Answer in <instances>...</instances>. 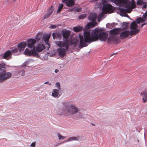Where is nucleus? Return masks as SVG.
<instances>
[{
  "label": "nucleus",
  "mask_w": 147,
  "mask_h": 147,
  "mask_svg": "<svg viewBox=\"0 0 147 147\" xmlns=\"http://www.w3.org/2000/svg\"><path fill=\"white\" fill-rule=\"evenodd\" d=\"M44 84H48L49 85L51 86V83H49L48 82H46L44 83Z\"/></svg>",
  "instance_id": "ea45409f"
},
{
  "label": "nucleus",
  "mask_w": 147,
  "mask_h": 147,
  "mask_svg": "<svg viewBox=\"0 0 147 147\" xmlns=\"http://www.w3.org/2000/svg\"><path fill=\"white\" fill-rule=\"evenodd\" d=\"M24 53L25 55L29 56H31L33 55H38V54L36 52L34 47L31 50H30L26 48L24 52Z\"/></svg>",
  "instance_id": "9d476101"
},
{
  "label": "nucleus",
  "mask_w": 147,
  "mask_h": 147,
  "mask_svg": "<svg viewBox=\"0 0 147 147\" xmlns=\"http://www.w3.org/2000/svg\"><path fill=\"white\" fill-rule=\"evenodd\" d=\"M63 4H59V5L58 6V9L57 11L58 13L60 12L61 9L63 8Z\"/></svg>",
  "instance_id": "cd10ccee"
},
{
  "label": "nucleus",
  "mask_w": 147,
  "mask_h": 147,
  "mask_svg": "<svg viewBox=\"0 0 147 147\" xmlns=\"http://www.w3.org/2000/svg\"><path fill=\"white\" fill-rule=\"evenodd\" d=\"M45 48V47L43 45L38 44L36 46V50L37 52H40Z\"/></svg>",
  "instance_id": "4468645a"
},
{
  "label": "nucleus",
  "mask_w": 147,
  "mask_h": 147,
  "mask_svg": "<svg viewBox=\"0 0 147 147\" xmlns=\"http://www.w3.org/2000/svg\"><path fill=\"white\" fill-rule=\"evenodd\" d=\"M98 0H95L94 1H97Z\"/></svg>",
  "instance_id": "49530a36"
},
{
  "label": "nucleus",
  "mask_w": 147,
  "mask_h": 147,
  "mask_svg": "<svg viewBox=\"0 0 147 147\" xmlns=\"http://www.w3.org/2000/svg\"><path fill=\"white\" fill-rule=\"evenodd\" d=\"M51 15L49 13H47L43 17V20L47 19Z\"/></svg>",
  "instance_id": "72a5a7b5"
},
{
  "label": "nucleus",
  "mask_w": 147,
  "mask_h": 147,
  "mask_svg": "<svg viewBox=\"0 0 147 147\" xmlns=\"http://www.w3.org/2000/svg\"><path fill=\"white\" fill-rule=\"evenodd\" d=\"M71 10L74 11L79 12L81 11L82 10V9L81 8H76L74 7Z\"/></svg>",
  "instance_id": "7c9ffc66"
},
{
  "label": "nucleus",
  "mask_w": 147,
  "mask_h": 147,
  "mask_svg": "<svg viewBox=\"0 0 147 147\" xmlns=\"http://www.w3.org/2000/svg\"><path fill=\"white\" fill-rule=\"evenodd\" d=\"M18 49H17L16 48H14V49L11 50V53H15L17 52V51H18Z\"/></svg>",
  "instance_id": "f704fd0d"
},
{
  "label": "nucleus",
  "mask_w": 147,
  "mask_h": 147,
  "mask_svg": "<svg viewBox=\"0 0 147 147\" xmlns=\"http://www.w3.org/2000/svg\"><path fill=\"white\" fill-rule=\"evenodd\" d=\"M36 42V40L34 39L31 38L28 39L27 41V46L30 49H32L35 48V46H34V44Z\"/></svg>",
  "instance_id": "9b49d317"
},
{
  "label": "nucleus",
  "mask_w": 147,
  "mask_h": 147,
  "mask_svg": "<svg viewBox=\"0 0 147 147\" xmlns=\"http://www.w3.org/2000/svg\"><path fill=\"white\" fill-rule=\"evenodd\" d=\"M113 7L111 4H104L103 5V8L102 11L98 16V17H101L104 14L107 13H111L113 11Z\"/></svg>",
  "instance_id": "423d86ee"
},
{
  "label": "nucleus",
  "mask_w": 147,
  "mask_h": 147,
  "mask_svg": "<svg viewBox=\"0 0 147 147\" xmlns=\"http://www.w3.org/2000/svg\"><path fill=\"white\" fill-rule=\"evenodd\" d=\"M144 2L143 0H138L137 2V5H142L144 4Z\"/></svg>",
  "instance_id": "c756f323"
},
{
  "label": "nucleus",
  "mask_w": 147,
  "mask_h": 147,
  "mask_svg": "<svg viewBox=\"0 0 147 147\" xmlns=\"http://www.w3.org/2000/svg\"><path fill=\"white\" fill-rule=\"evenodd\" d=\"M86 16V14H83L79 16L78 18L79 19H83Z\"/></svg>",
  "instance_id": "473e14b6"
},
{
  "label": "nucleus",
  "mask_w": 147,
  "mask_h": 147,
  "mask_svg": "<svg viewBox=\"0 0 147 147\" xmlns=\"http://www.w3.org/2000/svg\"><path fill=\"white\" fill-rule=\"evenodd\" d=\"M49 38L50 36H46L43 38L45 40V42L47 45V47L48 49L50 47V44L48 43Z\"/></svg>",
  "instance_id": "dca6fc26"
},
{
  "label": "nucleus",
  "mask_w": 147,
  "mask_h": 147,
  "mask_svg": "<svg viewBox=\"0 0 147 147\" xmlns=\"http://www.w3.org/2000/svg\"><path fill=\"white\" fill-rule=\"evenodd\" d=\"M115 3L120 4L121 3L125 4V7L127 9H121V13L124 14V16L129 17L126 13H129L131 10L133 8H135L136 5L134 0H132L131 2H127V0H114Z\"/></svg>",
  "instance_id": "f03ea898"
},
{
  "label": "nucleus",
  "mask_w": 147,
  "mask_h": 147,
  "mask_svg": "<svg viewBox=\"0 0 147 147\" xmlns=\"http://www.w3.org/2000/svg\"><path fill=\"white\" fill-rule=\"evenodd\" d=\"M138 26V25L137 24L136 22L134 21L131 24L130 28L131 30H134L137 29Z\"/></svg>",
  "instance_id": "2eb2a0df"
},
{
  "label": "nucleus",
  "mask_w": 147,
  "mask_h": 147,
  "mask_svg": "<svg viewBox=\"0 0 147 147\" xmlns=\"http://www.w3.org/2000/svg\"><path fill=\"white\" fill-rule=\"evenodd\" d=\"M59 70L58 69H56L55 70V72L56 73H57L58 71H59Z\"/></svg>",
  "instance_id": "79ce46f5"
},
{
  "label": "nucleus",
  "mask_w": 147,
  "mask_h": 147,
  "mask_svg": "<svg viewBox=\"0 0 147 147\" xmlns=\"http://www.w3.org/2000/svg\"><path fill=\"white\" fill-rule=\"evenodd\" d=\"M5 71V67L4 64H0V74Z\"/></svg>",
  "instance_id": "412c9836"
},
{
  "label": "nucleus",
  "mask_w": 147,
  "mask_h": 147,
  "mask_svg": "<svg viewBox=\"0 0 147 147\" xmlns=\"http://www.w3.org/2000/svg\"><path fill=\"white\" fill-rule=\"evenodd\" d=\"M52 35L54 39L55 38H59L61 37V34L59 33H54Z\"/></svg>",
  "instance_id": "5701e85b"
},
{
  "label": "nucleus",
  "mask_w": 147,
  "mask_h": 147,
  "mask_svg": "<svg viewBox=\"0 0 147 147\" xmlns=\"http://www.w3.org/2000/svg\"><path fill=\"white\" fill-rule=\"evenodd\" d=\"M62 32L63 38L65 39L64 40L63 39L64 42L57 41L55 42V43L59 47H66V49H69V46L68 38L71 33V32L70 31L66 30H62Z\"/></svg>",
  "instance_id": "7ed1b4c3"
},
{
  "label": "nucleus",
  "mask_w": 147,
  "mask_h": 147,
  "mask_svg": "<svg viewBox=\"0 0 147 147\" xmlns=\"http://www.w3.org/2000/svg\"><path fill=\"white\" fill-rule=\"evenodd\" d=\"M140 95L142 98V102H147V89H145L144 91L140 93Z\"/></svg>",
  "instance_id": "f8f14e48"
},
{
  "label": "nucleus",
  "mask_w": 147,
  "mask_h": 147,
  "mask_svg": "<svg viewBox=\"0 0 147 147\" xmlns=\"http://www.w3.org/2000/svg\"><path fill=\"white\" fill-rule=\"evenodd\" d=\"M115 53H114V54H111V56H113V55H115Z\"/></svg>",
  "instance_id": "37998d69"
},
{
  "label": "nucleus",
  "mask_w": 147,
  "mask_h": 147,
  "mask_svg": "<svg viewBox=\"0 0 147 147\" xmlns=\"http://www.w3.org/2000/svg\"><path fill=\"white\" fill-rule=\"evenodd\" d=\"M80 138L79 136H77L76 137H72L69 138L67 141H64V142H70L73 140H76L78 141L79 140V138Z\"/></svg>",
  "instance_id": "6ab92c4d"
},
{
  "label": "nucleus",
  "mask_w": 147,
  "mask_h": 147,
  "mask_svg": "<svg viewBox=\"0 0 147 147\" xmlns=\"http://www.w3.org/2000/svg\"><path fill=\"white\" fill-rule=\"evenodd\" d=\"M111 34H117L119 33V30L117 29H114L110 31Z\"/></svg>",
  "instance_id": "b1692460"
},
{
  "label": "nucleus",
  "mask_w": 147,
  "mask_h": 147,
  "mask_svg": "<svg viewBox=\"0 0 147 147\" xmlns=\"http://www.w3.org/2000/svg\"><path fill=\"white\" fill-rule=\"evenodd\" d=\"M57 136L59 140H64L66 138L65 136H62L60 134H58Z\"/></svg>",
  "instance_id": "2f4dec72"
},
{
  "label": "nucleus",
  "mask_w": 147,
  "mask_h": 147,
  "mask_svg": "<svg viewBox=\"0 0 147 147\" xmlns=\"http://www.w3.org/2000/svg\"><path fill=\"white\" fill-rule=\"evenodd\" d=\"M13 1H16V0H13Z\"/></svg>",
  "instance_id": "a18cd8bd"
},
{
  "label": "nucleus",
  "mask_w": 147,
  "mask_h": 147,
  "mask_svg": "<svg viewBox=\"0 0 147 147\" xmlns=\"http://www.w3.org/2000/svg\"><path fill=\"white\" fill-rule=\"evenodd\" d=\"M128 26H126L125 27V28H128Z\"/></svg>",
  "instance_id": "c03bdc74"
},
{
  "label": "nucleus",
  "mask_w": 147,
  "mask_h": 147,
  "mask_svg": "<svg viewBox=\"0 0 147 147\" xmlns=\"http://www.w3.org/2000/svg\"><path fill=\"white\" fill-rule=\"evenodd\" d=\"M0 74L1 76L0 81L1 82H3L9 79L12 76L11 73L9 72H6L5 71Z\"/></svg>",
  "instance_id": "6e6552de"
},
{
  "label": "nucleus",
  "mask_w": 147,
  "mask_h": 147,
  "mask_svg": "<svg viewBox=\"0 0 147 147\" xmlns=\"http://www.w3.org/2000/svg\"><path fill=\"white\" fill-rule=\"evenodd\" d=\"M146 19V18H144V16L143 18H138L136 20L137 23L139 24L140 23L143 22L145 21Z\"/></svg>",
  "instance_id": "4be33fe9"
},
{
  "label": "nucleus",
  "mask_w": 147,
  "mask_h": 147,
  "mask_svg": "<svg viewBox=\"0 0 147 147\" xmlns=\"http://www.w3.org/2000/svg\"><path fill=\"white\" fill-rule=\"evenodd\" d=\"M62 110L65 113L69 115H74L78 111V109L76 107L73 105L68 104H64Z\"/></svg>",
  "instance_id": "20e7f679"
},
{
  "label": "nucleus",
  "mask_w": 147,
  "mask_h": 147,
  "mask_svg": "<svg viewBox=\"0 0 147 147\" xmlns=\"http://www.w3.org/2000/svg\"><path fill=\"white\" fill-rule=\"evenodd\" d=\"M51 28H54L56 27V25H52L51 26Z\"/></svg>",
  "instance_id": "58836bf2"
},
{
  "label": "nucleus",
  "mask_w": 147,
  "mask_h": 147,
  "mask_svg": "<svg viewBox=\"0 0 147 147\" xmlns=\"http://www.w3.org/2000/svg\"><path fill=\"white\" fill-rule=\"evenodd\" d=\"M74 41H73L72 40L71 41L70 45H73L75 47L77 44L78 40H76L74 42Z\"/></svg>",
  "instance_id": "c85d7f7f"
},
{
  "label": "nucleus",
  "mask_w": 147,
  "mask_h": 147,
  "mask_svg": "<svg viewBox=\"0 0 147 147\" xmlns=\"http://www.w3.org/2000/svg\"><path fill=\"white\" fill-rule=\"evenodd\" d=\"M35 143H32L30 145V146L32 147H35Z\"/></svg>",
  "instance_id": "4c0bfd02"
},
{
  "label": "nucleus",
  "mask_w": 147,
  "mask_h": 147,
  "mask_svg": "<svg viewBox=\"0 0 147 147\" xmlns=\"http://www.w3.org/2000/svg\"><path fill=\"white\" fill-rule=\"evenodd\" d=\"M100 29L96 28L92 31L90 34V30H84V38L83 36L80 34V46L83 47L87 46L86 43H91L98 40L99 39L100 40L105 41L108 36V34L104 32L100 33Z\"/></svg>",
  "instance_id": "f257e3e1"
},
{
  "label": "nucleus",
  "mask_w": 147,
  "mask_h": 147,
  "mask_svg": "<svg viewBox=\"0 0 147 147\" xmlns=\"http://www.w3.org/2000/svg\"><path fill=\"white\" fill-rule=\"evenodd\" d=\"M143 5H144L142 7V9H145L146 8V7H147V5L146 3H144V4Z\"/></svg>",
  "instance_id": "e433bc0d"
},
{
  "label": "nucleus",
  "mask_w": 147,
  "mask_h": 147,
  "mask_svg": "<svg viewBox=\"0 0 147 147\" xmlns=\"http://www.w3.org/2000/svg\"><path fill=\"white\" fill-rule=\"evenodd\" d=\"M82 29V27L80 26L78 27H75L74 28V31L76 32H78L81 31Z\"/></svg>",
  "instance_id": "393cba45"
},
{
  "label": "nucleus",
  "mask_w": 147,
  "mask_h": 147,
  "mask_svg": "<svg viewBox=\"0 0 147 147\" xmlns=\"http://www.w3.org/2000/svg\"><path fill=\"white\" fill-rule=\"evenodd\" d=\"M96 14L95 13H92L90 14L88 17V19L92 22L87 24L86 26V28H90L96 26L97 23L95 22V20L96 19Z\"/></svg>",
  "instance_id": "39448f33"
},
{
  "label": "nucleus",
  "mask_w": 147,
  "mask_h": 147,
  "mask_svg": "<svg viewBox=\"0 0 147 147\" xmlns=\"http://www.w3.org/2000/svg\"><path fill=\"white\" fill-rule=\"evenodd\" d=\"M65 47V49L63 48V47H60V48L57 49V52L59 55L61 57H63L65 55L66 51L68 49H66V47Z\"/></svg>",
  "instance_id": "1a4fd4ad"
},
{
  "label": "nucleus",
  "mask_w": 147,
  "mask_h": 147,
  "mask_svg": "<svg viewBox=\"0 0 147 147\" xmlns=\"http://www.w3.org/2000/svg\"><path fill=\"white\" fill-rule=\"evenodd\" d=\"M139 31L138 29L134 30H131L130 32L128 30H125L123 31L120 34V37L121 39H123L127 37L129 35L131 36L137 34Z\"/></svg>",
  "instance_id": "0eeeda50"
},
{
  "label": "nucleus",
  "mask_w": 147,
  "mask_h": 147,
  "mask_svg": "<svg viewBox=\"0 0 147 147\" xmlns=\"http://www.w3.org/2000/svg\"><path fill=\"white\" fill-rule=\"evenodd\" d=\"M11 54V51H7L5 53L3 57L4 59H7V58Z\"/></svg>",
  "instance_id": "aec40b11"
},
{
  "label": "nucleus",
  "mask_w": 147,
  "mask_h": 147,
  "mask_svg": "<svg viewBox=\"0 0 147 147\" xmlns=\"http://www.w3.org/2000/svg\"><path fill=\"white\" fill-rule=\"evenodd\" d=\"M26 42H21L18 45V49L19 51L20 52L22 51H23L26 46Z\"/></svg>",
  "instance_id": "ddd939ff"
},
{
  "label": "nucleus",
  "mask_w": 147,
  "mask_h": 147,
  "mask_svg": "<svg viewBox=\"0 0 147 147\" xmlns=\"http://www.w3.org/2000/svg\"><path fill=\"white\" fill-rule=\"evenodd\" d=\"M146 24V23H144V24H142L141 26V27H142L144 25H145Z\"/></svg>",
  "instance_id": "a19ab883"
},
{
  "label": "nucleus",
  "mask_w": 147,
  "mask_h": 147,
  "mask_svg": "<svg viewBox=\"0 0 147 147\" xmlns=\"http://www.w3.org/2000/svg\"><path fill=\"white\" fill-rule=\"evenodd\" d=\"M42 33H38L36 35V40L39 41L42 38Z\"/></svg>",
  "instance_id": "a878e982"
},
{
  "label": "nucleus",
  "mask_w": 147,
  "mask_h": 147,
  "mask_svg": "<svg viewBox=\"0 0 147 147\" xmlns=\"http://www.w3.org/2000/svg\"><path fill=\"white\" fill-rule=\"evenodd\" d=\"M59 90L56 89H54L52 93V96L55 97H57L59 95Z\"/></svg>",
  "instance_id": "a211bd4d"
},
{
  "label": "nucleus",
  "mask_w": 147,
  "mask_h": 147,
  "mask_svg": "<svg viewBox=\"0 0 147 147\" xmlns=\"http://www.w3.org/2000/svg\"><path fill=\"white\" fill-rule=\"evenodd\" d=\"M55 85H56V87H57V88H58L59 90H60V85L59 83V82H57L56 84Z\"/></svg>",
  "instance_id": "c9c22d12"
},
{
  "label": "nucleus",
  "mask_w": 147,
  "mask_h": 147,
  "mask_svg": "<svg viewBox=\"0 0 147 147\" xmlns=\"http://www.w3.org/2000/svg\"><path fill=\"white\" fill-rule=\"evenodd\" d=\"M54 10V8L53 6H51L48 9L47 13L51 15Z\"/></svg>",
  "instance_id": "bb28decb"
},
{
  "label": "nucleus",
  "mask_w": 147,
  "mask_h": 147,
  "mask_svg": "<svg viewBox=\"0 0 147 147\" xmlns=\"http://www.w3.org/2000/svg\"><path fill=\"white\" fill-rule=\"evenodd\" d=\"M118 39L119 38L117 36L112 35L108 38V40L116 42L118 40Z\"/></svg>",
  "instance_id": "f3484780"
}]
</instances>
